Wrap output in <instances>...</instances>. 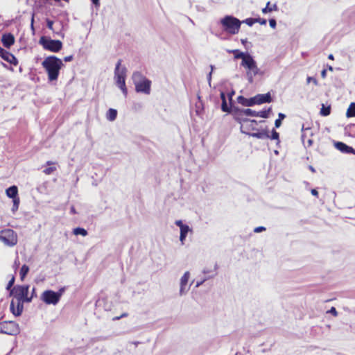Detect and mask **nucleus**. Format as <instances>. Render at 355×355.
I'll list each match as a JSON object with an SVG mask.
<instances>
[{
	"instance_id": "nucleus-30",
	"label": "nucleus",
	"mask_w": 355,
	"mask_h": 355,
	"mask_svg": "<svg viewBox=\"0 0 355 355\" xmlns=\"http://www.w3.org/2000/svg\"><path fill=\"white\" fill-rule=\"evenodd\" d=\"M331 113V107L330 106H324L323 104L322 105V107L320 109V114L324 116H327L329 115Z\"/></svg>"
},
{
	"instance_id": "nucleus-13",
	"label": "nucleus",
	"mask_w": 355,
	"mask_h": 355,
	"mask_svg": "<svg viewBox=\"0 0 355 355\" xmlns=\"http://www.w3.org/2000/svg\"><path fill=\"white\" fill-rule=\"evenodd\" d=\"M217 268L218 265L216 263H214V266L210 268H205L203 269L202 273L204 275V277H201V285L207 279L214 277L217 275Z\"/></svg>"
},
{
	"instance_id": "nucleus-22",
	"label": "nucleus",
	"mask_w": 355,
	"mask_h": 355,
	"mask_svg": "<svg viewBox=\"0 0 355 355\" xmlns=\"http://www.w3.org/2000/svg\"><path fill=\"white\" fill-rule=\"evenodd\" d=\"M191 232H192V230L187 225H186L184 227H181L180 241H181L182 244H184V240H185L187 234Z\"/></svg>"
},
{
	"instance_id": "nucleus-19",
	"label": "nucleus",
	"mask_w": 355,
	"mask_h": 355,
	"mask_svg": "<svg viewBox=\"0 0 355 355\" xmlns=\"http://www.w3.org/2000/svg\"><path fill=\"white\" fill-rule=\"evenodd\" d=\"M254 67H252L251 69L247 68L248 69V71L246 73V76L248 77V80L249 83H252L253 82L254 76L257 75L259 71V69L258 68L255 60H254Z\"/></svg>"
},
{
	"instance_id": "nucleus-43",
	"label": "nucleus",
	"mask_w": 355,
	"mask_h": 355,
	"mask_svg": "<svg viewBox=\"0 0 355 355\" xmlns=\"http://www.w3.org/2000/svg\"><path fill=\"white\" fill-rule=\"evenodd\" d=\"M329 313H330L331 314H332L334 316H337V315H338V312H337L336 308L334 306L330 309V310L329 311Z\"/></svg>"
},
{
	"instance_id": "nucleus-40",
	"label": "nucleus",
	"mask_w": 355,
	"mask_h": 355,
	"mask_svg": "<svg viewBox=\"0 0 355 355\" xmlns=\"http://www.w3.org/2000/svg\"><path fill=\"white\" fill-rule=\"evenodd\" d=\"M266 230V227H263V226H259V227H257L254 229V232L255 233H260L263 231H265Z\"/></svg>"
},
{
	"instance_id": "nucleus-49",
	"label": "nucleus",
	"mask_w": 355,
	"mask_h": 355,
	"mask_svg": "<svg viewBox=\"0 0 355 355\" xmlns=\"http://www.w3.org/2000/svg\"><path fill=\"white\" fill-rule=\"evenodd\" d=\"M220 97L222 101H227L225 94L223 92H220Z\"/></svg>"
},
{
	"instance_id": "nucleus-24",
	"label": "nucleus",
	"mask_w": 355,
	"mask_h": 355,
	"mask_svg": "<svg viewBox=\"0 0 355 355\" xmlns=\"http://www.w3.org/2000/svg\"><path fill=\"white\" fill-rule=\"evenodd\" d=\"M117 116V111L115 109L110 108L106 114V119L110 121H113Z\"/></svg>"
},
{
	"instance_id": "nucleus-58",
	"label": "nucleus",
	"mask_w": 355,
	"mask_h": 355,
	"mask_svg": "<svg viewBox=\"0 0 355 355\" xmlns=\"http://www.w3.org/2000/svg\"><path fill=\"white\" fill-rule=\"evenodd\" d=\"M195 112H196V114L197 116H198L200 114V111H199L198 107H197V105L196 106Z\"/></svg>"
},
{
	"instance_id": "nucleus-63",
	"label": "nucleus",
	"mask_w": 355,
	"mask_h": 355,
	"mask_svg": "<svg viewBox=\"0 0 355 355\" xmlns=\"http://www.w3.org/2000/svg\"><path fill=\"white\" fill-rule=\"evenodd\" d=\"M312 143H313V141H312L311 139H309V140H308L309 146H311V145H312Z\"/></svg>"
},
{
	"instance_id": "nucleus-60",
	"label": "nucleus",
	"mask_w": 355,
	"mask_h": 355,
	"mask_svg": "<svg viewBox=\"0 0 355 355\" xmlns=\"http://www.w3.org/2000/svg\"><path fill=\"white\" fill-rule=\"evenodd\" d=\"M71 213H72V214H76V213L74 207H71Z\"/></svg>"
},
{
	"instance_id": "nucleus-18",
	"label": "nucleus",
	"mask_w": 355,
	"mask_h": 355,
	"mask_svg": "<svg viewBox=\"0 0 355 355\" xmlns=\"http://www.w3.org/2000/svg\"><path fill=\"white\" fill-rule=\"evenodd\" d=\"M237 101L239 104L245 107H252L255 104L254 96L247 98L243 96H239L237 97Z\"/></svg>"
},
{
	"instance_id": "nucleus-8",
	"label": "nucleus",
	"mask_w": 355,
	"mask_h": 355,
	"mask_svg": "<svg viewBox=\"0 0 355 355\" xmlns=\"http://www.w3.org/2000/svg\"><path fill=\"white\" fill-rule=\"evenodd\" d=\"M0 326H2V334L16 336L20 333V329L19 324L14 321H3L0 323Z\"/></svg>"
},
{
	"instance_id": "nucleus-10",
	"label": "nucleus",
	"mask_w": 355,
	"mask_h": 355,
	"mask_svg": "<svg viewBox=\"0 0 355 355\" xmlns=\"http://www.w3.org/2000/svg\"><path fill=\"white\" fill-rule=\"evenodd\" d=\"M41 300L46 304H57L60 300L59 295L55 291L46 290L41 295Z\"/></svg>"
},
{
	"instance_id": "nucleus-26",
	"label": "nucleus",
	"mask_w": 355,
	"mask_h": 355,
	"mask_svg": "<svg viewBox=\"0 0 355 355\" xmlns=\"http://www.w3.org/2000/svg\"><path fill=\"white\" fill-rule=\"evenodd\" d=\"M272 111V107H270L268 109H264L259 112H257V117H261L263 119H267L269 117V114Z\"/></svg>"
},
{
	"instance_id": "nucleus-59",
	"label": "nucleus",
	"mask_w": 355,
	"mask_h": 355,
	"mask_svg": "<svg viewBox=\"0 0 355 355\" xmlns=\"http://www.w3.org/2000/svg\"><path fill=\"white\" fill-rule=\"evenodd\" d=\"M92 1L96 6L99 4V0H92Z\"/></svg>"
},
{
	"instance_id": "nucleus-12",
	"label": "nucleus",
	"mask_w": 355,
	"mask_h": 355,
	"mask_svg": "<svg viewBox=\"0 0 355 355\" xmlns=\"http://www.w3.org/2000/svg\"><path fill=\"white\" fill-rule=\"evenodd\" d=\"M190 277V273L189 271L184 272L183 276L180 279V295H185L189 289L190 285H189V279Z\"/></svg>"
},
{
	"instance_id": "nucleus-36",
	"label": "nucleus",
	"mask_w": 355,
	"mask_h": 355,
	"mask_svg": "<svg viewBox=\"0 0 355 355\" xmlns=\"http://www.w3.org/2000/svg\"><path fill=\"white\" fill-rule=\"evenodd\" d=\"M15 278L14 276L12 277L11 279L8 282V284H7V286H6V289L7 290H10L11 291V288L14 285V283H15Z\"/></svg>"
},
{
	"instance_id": "nucleus-2",
	"label": "nucleus",
	"mask_w": 355,
	"mask_h": 355,
	"mask_svg": "<svg viewBox=\"0 0 355 355\" xmlns=\"http://www.w3.org/2000/svg\"><path fill=\"white\" fill-rule=\"evenodd\" d=\"M42 65L48 73L49 80L53 81L58 79L60 69L64 64L60 58L51 55L46 58L42 62Z\"/></svg>"
},
{
	"instance_id": "nucleus-52",
	"label": "nucleus",
	"mask_w": 355,
	"mask_h": 355,
	"mask_svg": "<svg viewBox=\"0 0 355 355\" xmlns=\"http://www.w3.org/2000/svg\"><path fill=\"white\" fill-rule=\"evenodd\" d=\"M211 71L207 75V80L209 85H211Z\"/></svg>"
},
{
	"instance_id": "nucleus-46",
	"label": "nucleus",
	"mask_w": 355,
	"mask_h": 355,
	"mask_svg": "<svg viewBox=\"0 0 355 355\" xmlns=\"http://www.w3.org/2000/svg\"><path fill=\"white\" fill-rule=\"evenodd\" d=\"M281 125H282V121L278 119H277L275 120V128H279L281 126Z\"/></svg>"
},
{
	"instance_id": "nucleus-4",
	"label": "nucleus",
	"mask_w": 355,
	"mask_h": 355,
	"mask_svg": "<svg viewBox=\"0 0 355 355\" xmlns=\"http://www.w3.org/2000/svg\"><path fill=\"white\" fill-rule=\"evenodd\" d=\"M127 69L125 67H121V60H119L114 69V79L116 85L121 89L125 96L128 95V89L125 86V77Z\"/></svg>"
},
{
	"instance_id": "nucleus-7",
	"label": "nucleus",
	"mask_w": 355,
	"mask_h": 355,
	"mask_svg": "<svg viewBox=\"0 0 355 355\" xmlns=\"http://www.w3.org/2000/svg\"><path fill=\"white\" fill-rule=\"evenodd\" d=\"M40 44H41L44 49L49 50L51 52H58L62 49V43L60 40H51L47 38L45 36H42L40 37L39 41Z\"/></svg>"
},
{
	"instance_id": "nucleus-28",
	"label": "nucleus",
	"mask_w": 355,
	"mask_h": 355,
	"mask_svg": "<svg viewBox=\"0 0 355 355\" xmlns=\"http://www.w3.org/2000/svg\"><path fill=\"white\" fill-rule=\"evenodd\" d=\"M73 233L75 235H82L83 236H86L88 234L87 231L82 227L74 228Z\"/></svg>"
},
{
	"instance_id": "nucleus-53",
	"label": "nucleus",
	"mask_w": 355,
	"mask_h": 355,
	"mask_svg": "<svg viewBox=\"0 0 355 355\" xmlns=\"http://www.w3.org/2000/svg\"><path fill=\"white\" fill-rule=\"evenodd\" d=\"M33 23H34V15H33V16H32L31 24V28L33 31H34Z\"/></svg>"
},
{
	"instance_id": "nucleus-54",
	"label": "nucleus",
	"mask_w": 355,
	"mask_h": 355,
	"mask_svg": "<svg viewBox=\"0 0 355 355\" xmlns=\"http://www.w3.org/2000/svg\"><path fill=\"white\" fill-rule=\"evenodd\" d=\"M326 74H327V71L325 69H323L322 71H321V76L322 78H325L326 77Z\"/></svg>"
},
{
	"instance_id": "nucleus-55",
	"label": "nucleus",
	"mask_w": 355,
	"mask_h": 355,
	"mask_svg": "<svg viewBox=\"0 0 355 355\" xmlns=\"http://www.w3.org/2000/svg\"><path fill=\"white\" fill-rule=\"evenodd\" d=\"M127 315H128V314H127V313H123L121 316H119V317H116V318H115L114 320H119L120 318H123V317H125V316H127Z\"/></svg>"
},
{
	"instance_id": "nucleus-37",
	"label": "nucleus",
	"mask_w": 355,
	"mask_h": 355,
	"mask_svg": "<svg viewBox=\"0 0 355 355\" xmlns=\"http://www.w3.org/2000/svg\"><path fill=\"white\" fill-rule=\"evenodd\" d=\"M235 94V92L234 90H232L231 92H230L228 94H227V97H228V99H229V101H230V105H232V97Z\"/></svg>"
},
{
	"instance_id": "nucleus-35",
	"label": "nucleus",
	"mask_w": 355,
	"mask_h": 355,
	"mask_svg": "<svg viewBox=\"0 0 355 355\" xmlns=\"http://www.w3.org/2000/svg\"><path fill=\"white\" fill-rule=\"evenodd\" d=\"M55 170H56V168L55 166H51V167L45 168L43 172L46 175H50L53 172H54Z\"/></svg>"
},
{
	"instance_id": "nucleus-20",
	"label": "nucleus",
	"mask_w": 355,
	"mask_h": 355,
	"mask_svg": "<svg viewBox=\"0 0 355 355\" xmlns=\"http://www.w3.org/2000/svg\"><path fill=\"white\" fill-rule=\"evenodd\" d=\"M1 42L5 47L9 49L14 44L15 37L10 33L5 34L2 36Z\"/></svg>"
},
{
	"instance_id": "nucleus-31",
	"label": "nucleus",
	"mask_w": 355,
	"mask_h": 355,
	"mask_svg": "<svg viewBox=\"0 0 355 355\" xmlns=\"http://www.w3.org/2000/svg\"><path fill=\"white\" fill-rule=\"evenodd\" d=\"M221 110L224 112L230 113L232 111V105L229 106L227 103V101H223L221 103Z\"/></svg>"
},
{
	"instance_id": "nucleus-64",
	"label": "nucleus",
	"mask_w": 355,
	"mask_h": 355,
	"mask_svg": "<svg viewBox=\"0 0 355 355\" xmlns=\"http://www.w3.org/2000/svg\"><path fill=\"white\" fill-rule=\"evenodd\" d=\"M54 164V163H53V162H51V161H48V162H46V164H47V165H51V164Z\"/></svg>"
},
{
	"instance_id": "nucleus-9",
	"label": "nucleus",
	"mask_w": 355,
	"mask_h": 355,
	"mask_svg": "<svg viewBox=\"0 0 355 355\" xmlns=\"http://www.w3.org/2000/svg\"><path fill=\"white\" fill-rule=\"evenodd\" d=\"M0 241L8 246L15 245L17 242V236L12 230H6L0 232Z\"/></svg>"
},
{
	"instance_id": "nucleus-27",
	"label": "nucleus",
	"mask_w": 355,
	"mask_h": 355,
	"mask_svg": "<svg viewBox=\"0 0 355 355\" xmlns=\"http://www.w3.org/2000/svg\"><path fill=\"white\" fill-rule=\"evenodd\" d=\"M347 118L355 117V103H351L346 112Z\"/></svg>"
},
{
	"instance_id": "nucleus-3",
	"label": "nucleus",
	"mask_w": 355,
	"mask_h": 355,
	"mask_svg": "<svg viewBox=\"0 0 355 355\" xmlns=\"http://www.w3.org/2000/svg\"><path fill=\"white\" fill-rule=\"evenodd\" d=\"M132 79L137 92L150 94L151 87V81L150 80L147 79L139 71H135L132 73Z\"/></svg>"
},
{
	"instance_id": "nucleus-61",
	"label": "nucleus",
	"mask_w": 355,
	"mask_h": 355,
	"mask_svg": "<svg viewBox=\"0 0 355 355\" xmlns=\"http://www.w3.org/2000/svg\"><path fill=\"white\" fill-rule=\"evenodd\" d=\"M199 286H200V281H197V282H196V286H195V287H196V288H198V287H199Z\"/></svg>"
},
{
	"instance_id": "nucleus-15",
	"label": "nucleus",
	"mask_w": 355,
	"mask_h": 355,
	"mask_svg": "<svg viewBox=\"0 0 355 355\" xmlns=\"http://www.w3.org/2000/svg\"><path fill=\"white\" fill-rule=\"evenodd\" d=\"M0 56L11 64L16 66L18 64L17 59L12 53L1 47H0Z\"/></svg>"
},
{
	"instance_id": "nucleus-48",
	"label": "nucleus",
	"mask_w": 355,
	"mask_h": 355,
	"mask_svg": "<svg viewBox=\"0 0 355 355\" xmlns=\"http://www.w3.org/2000/svg\"><path fill=\"white\" fill-rule=\"evenodd\" d=\"M286 118V115L282 112L278 114V119L282 121Z\"/></svg>"
},
{
	"instance_id": "nucleus-11",
	"label": "nucleus",
	"mask_w": 355,
	"mask_h": 355,
	"mask_svg": "<svg viewBox=\"0 0 355 355\" xmlns=\"http://www.w3.org/2000/svg\"><path fill=\"white\" fill-rule=\"evenodd\" d=\"M240 123H241V131L245 135L249 134L250 130H255L258 124L256 120L247 118H242Z\"/></svg>"
},
{
	"instance_id": "nucleus-51",
	"label": "nucleus",
	"mask_w": 355,
	"mask_h": 355,
	"mask_svg": "<svg viewBox=\"0 0 355 355\" xmlns=\"http://www.w3.org/2000/svg\"><path fill=\"white\" fill-rule=\"evenodd\" d=\"M192 297L194 300H198V294L196 291H194V289L192 291Z\"/></svg>"
},
{
	"instance_id": "nucleus-57",
	"label": "nucleus",
	"mask_w": 355,
	"mask_h": 355,
	"mask_svg": "<svg viewBox=\"0 0 355 355\" xmlns=\"http://www.w3.org/2000/svg\"><path fill=\"white\" fill-rule=\"evenodd\" d=\"M309 170H310L311 172H313V173H315V169L314 168V167H313V166H311V165H310V166H309Z\"/></svg>"
},
{
	"instance_id": "nucleus-44",
	"label": "nucleus",
	"mask_w": 355,
	"mask_h": 355,
	"mask_svg": "<svg viewBox=\"0 0 355 355\" xmlns=\"http://www.w3.org/2000/svg\"><path fill=\"white\" fill-rule=\"evenodd\" d=\"M64 291H65V288L62 287V288H60L58 292H55V293H57V295H59V300H60V297L62 295V294L64 292Z\"/></svg>"
},
{
	"instance_id": "nucleus-16",
	"label": "nucleus",
	"mask_w": 355,
	"mask_h": 355,
	"mask_svg": "<svg viewBox=\"0 0 355 355\" xmlns=\"http://www.w3.org/2000/svg\"><path fill=\"white\" fill-rule=\"evenodd\" d=\"M254 101L256 105H261L263 103H269L272 101V96L270 92L263 94H257L254 96Z\"/></svg>"
},
{
	"instance_id": "nucleus-45",
	"label": "nucleus",
	"mask_w": 355,
	"mask_h": 355,
	"mask_svg": "<svg viewBox=\"0 0 355 355\" xmlns=\"http://www.w3.org/2000/svg\"><path fill=\"white\" fill-rule=\"evenodd\" d=\"M175 224L181 229V227H184L186 225L183 224L182 221L181 220H175Z\"/></svg>"
},
{
	"instance_id": "nucleus-29",
	"label": "nucleus",
	"mask_w": 355,
	"mask_h": 355,
	"mask_svg": "<svg viewBox=\"0 0 355 355\" xmlns=\"http://www.w3.org/2000/svg\"><path fill=\"white\" fill-rule=\"evenodd\" d=\"M29 271V267L27 265H23L20 270V278L23 281Z\"/></svg>"
},
{
	"instance_id": "nucleus-50",
	"label": "nucleus",
	"mask_w": 355,
	"mask_h": 355,
	"mask_svg": "<svg viewBox=\"0 0 355 355\" xmlns=\"http://www.w3.org/2000/svg\"><path fill=\"white\" fill-rule=\"evenodd\" d=\"M73 60V55H69L64 58L65 62H70Z\"/></svg>"
},
{
	"instance_id": "nucleus-1",
	"label": "nucleus",
	"mask_w": 355,
	"mask_h": 355,
	"mask_svg": "<svg viewBox=\"0 0 355 355\" xmlns=\"http://www.w3.org/2000/svg\"><path fill=\"white\" fill-rule=\"evenodd\" d=\"M29 286L17 285L11 289L10 295L13 296L16 302L12 300L10 303V311L15 316L21 315L24 302H31L33 297H28Z\"/></svg>"
},
{
	"instance_id": "nucleus-41",
	"label": "nucleus",
	"mask_w": 355,
	"mask_h": 355,
	"mask_svg": "<svg viewBox=\"0 0 355 355\" xmlns=\"http://www.w3.org/2000/svg\"><path fill=\"white\" fill-rule=\"evenodd\" d=\"M306 81H307V83H310L311 82H313L314 83V85H318V80L315 78H313V77L309 76L306 79Z\"/></svg>"
},
{
	"instance_id": "nucleus-6",
	"label": "nucleus",
	"mask_w": 355,
	"mask_h": 355,
	"mask_svg": "<svg viewBox=\"0 0 355 355\" xmlns=\"http://www.w3.org/2000/svg\"><path fill=\"white\" fill-rule=\"evenodd\" d=\"M229 53H233L234 59H241V65L245 68H252L254 67V60L252 55L248 52H242L239 49L227 50Z\"/></svg>"
},
{
	"instance_id": "nucleus-17",
	"label": "nucleus",
	"mask_w": 355,
	"mask_h": 355,
	"mask_svg": "<svg viewBox=\"0 0 355 355\" xmlns=\"http://www.w3.org/2000/svg\"><path fill=\"white\" fill-rule=\"evenodd\" d=\"M334 146L336 148V149L339 150L343 153L350 154V153H354V149L352 147L347 146L341 141L334 142Z\"/></svg>"
},
{
	"instance_id": "nucleus-42",
	"label": "nucleus",
	"mask_w": 355,
	"mask_h": 355,
	"mask_svg": "<svg viewBox=\"0 0 355 355\" xmlns=\"http://www.w3.org/2000/svg\"><path fill=\"white\" fill-rule=\"evenodd\" d=\"M46 26L48 28H49L50 30H53V21L50 19H47Z\"/></svg>"
},
{
	"instance_id": "nucleus-14",
	"label": "nucleus",
	"mask_w": 355,
	"mask_h": 355,
	"mask_svg": "<svg viewBox=\"0 0 355 355\" xmlns=\"http://www.w3.org/2000/svg\"><path fill=\"white\" fill-rule=\"evenodd\" d=\"M234 112L236 114V119L239 120H241L242 118H245L244 116L257 117V111L252 110V109L250 108L239 109L238 107H235Z\"/></svg>"
},
{
	"instance_id": "nucleus-56",
	"label": "nucleus",
	"mask_w": 355,
	"mask_h": 355,
	"mask_svg": "<svg viewBox=\"0 0 355 355\" xmlns=\"http://www.w3.org/2000/svg\"><path fill=\"white\" fill-rule=\"evenodd\" d=\"M241 42L242 44L245 45V44L248 42V40H247V38L241 39Z\"/></svg>"
},
{
	"instance_id": "nucleus-33",
	"label": "nucleus",
	"mask_w": 355,
	"mask_h": 355,
	"mask_svg": "<svg viewBox=\"0 0 355 355\" xmlns=\"http://www.w3.org/2000/svg\"><path fill=\"white\" fill-rule=\"evenodd\" d=\"M12 200H13V206H12V212H15L18 209V208H19V198H15V199H12Z\"/></svg>"
},
{
	"instance_id": "nucleus-5",
	"label": "nucleus",
	"mask_w": 355,
	"mask_h": 355,
	"mask_svg": "<svg viewBox=\"0 0 355 355\" xmlns=\"http://www.w3.org/2000/svg\"><path fill=\"white\" fill-rule=\"evenodd\" d=\"M220 24L226 32L235 35L239 33L242 22L235 17L226 15L220 19Z\"/></svg>"
},
{
	"instance_id": "nucleus-47",
	"label": "nucleus",
	"mask_w": 355,
	"mask_h": 355,
	"mask_svg": "<svg viewBox=\"0 0 355 355\" xmlns=\"http://www.w3.org/2000/svg\"><path fill=\"white\" fill-rule=\"evenodd\" d=\"M311 193L313 196H315V197H318V191H317V189H312L311 190Z\"/></svg>"
},
{
	"instance_id": "nucleus-32",
	"label": "nucleus",
	"mask_w": 355,
	"mask_h": 355,
	"mask_svg": "<svg viewBox=\"0 0 355 355\" xmlns=\"http://www.w3.org/2000/svg\"><path fill=\"white\" fill-rule=\"evenodd\" d=\"M269 138L273 140H277L278 142H279V134L275 129L272 130L271 135L270 136Z\"/></svg>"
},
{
	"instance_id": "nucleus-23",
	"label": "nucleus",
	"mask_w": 355,
	"mask_h": 355,
	"mask_svg": "<svg viewBox=\"0 0 355 355\" xmlns=\"http://www.w3.org/2000/svg\"><path fill=\"white\" fill-rule=\"evenodd\" d=\"M6 193L7 196L10 198L15 199V198H18L17 197V194H18L17 187L15 186V185L10 187L9 188H8L6 190Z\"/></svg>"
},
{
	"instance_id": "nucleus-38",
	"label": "nucleus",
	"mask_w": 355,
	"mask_h": 355,
	"mask_svg": "<svg viewBox=\"0 0 355 355\" xmlns=\"http://www.w3.org/2000/svg\"><path fill=\"white\" fill-rule=\"evenodd\" d=\"M257 21H256V23H259L261 25H266L267 23V20L264 18H255Z\"/></svg>"
},
{
	"instance_id": "nucleus-34",
	"label": "nucleus",
	"mask_w": 355,
	"mask_h": 355,
	"mask_svg": "<svg viewBox=\"0 0 355 355\" xmlns=\"http://www.w3.org/2000/svg\"><path fill=\"white\" fill-rule=\"evenodd\" d=\"M256 21L257 20L255 19V18H247L241 22L246 24L249 26H252L254 23H256Z\"/></svg>"
},
{
	"instance_id": "nucleus-39",
	"label": "nucleus",
	"mask_w": 355,
	"mask_h": 355,
	"mask_svg": "<svg viewBox=\"0 0 355 355\" xmlns=\"http://www.w3.org/2000/svg\"><path fill=\"white\" fill-rule=\"evenodd\" d=\"M269 25L271 28H275L277 26V21L275 19H269Z\"/></svg>"
},
{
	"instance_id": "nucleus-25",
	"label": "nucleus",
	"mask_w": 355,
	"mask_h": 355,
	"mask_svg": "<svg viewBox=\"0 0 355 355\" xmlns=\"http://www.w3.org/2000/svg\"><path fill=\"white\" fill-rule=\"evenodd\" d=\"M277 10L278 7L276 3L270 6V2L268 1L266 4V6L262 9V12L266 14L272 11H277Z\"/></svg>"
},
{
	"instance_id": "nucleus-62",
	"label": "nucleus",
	"mask_w": 355,
	"mask_h": 355,
	"mask_svg": "<svg viewBox=\"0 0 355 355\" xmlns=\"http://www.w3.org/2000/svg\"><path fill=\"white\" fill-rule=\"evenodd\" d=\"M328 58L329 60H334V55L332 54L329 55Z\"/></svg>"
},
{
	"instance_id": "nucleus-21",
	"label": "nucleus",
	"mask_w": 355,
	"mask_h": 355,
	"mask_svg": "<svg viewBox=\"0 0 355 355\" xmlns=\"http://www.w3.org/2000/svg\"><path fill=\"white\" fill-rule=\"evenodd\" d=\"M247 135L250 137L261 139H268L270 137L269 133L266 130H262L261 131H257L256 132L252 133L249 132V134Z\"/></svg>"
}]
</instances>
